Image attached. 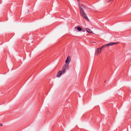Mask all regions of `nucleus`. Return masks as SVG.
<instances>
[{
    "instance_id": "1",
    "label": "nucleus",
    "mask_w": 131,
    "mask_h": 131,
    "mask_svg": "<svg viewBox=\"0 0 131 131\" xmlns=\"http://www.w3.org/2000/svg\"><path fill=\"white\" fill-rule=\"evenodd\" d=\"M86 6L84 5L81 4L80 7V11L81 14L83 17L86 20L88 21H89V20L88 18L87 15L84 12V8L85 9Z\"/></svg>"
},
{
    "instance_id": "2",
    "label": "nucleus",
    "mask_w": 131,
    "mask_h": 131,
    "mask_svg": "<svg viewBox=\"0 0 131 131\" xmlns=\"http://www.w3.org/2000/svg\"><path fill=\"white\" fill-rule=\"evenodd\" d=\"M118 42H111L107 44L104 45L103 46L101 47L98 48L96 50V53L98 54L99 53H100L101 52V51L102 49L105 47L106 46H111L114 44H118Z\"/></svg>"
},
{
    "instance_id": "3",
    "label": "nucleus",
    "mask_w": 131,
    "mask_h": 131,
    "mask_svg": "<svg viewBox=\"0 0 131 131\" xmlns=\"http://www.w3.org/2000/svg\"><path fill=\"white\" fill-rule=\"evenodd\" d=\"M69 68V64H66L63 66V73H64L65 71L67 70Z\"/></svg>"
},
{
    "instance_id": "4",
    "label": "nucleus",
    "mask_w": 131,
    "mask_h": 131,
    "mask_svg": "<svg viewBox=\"0 0 131 131\" xmlns=\"http://www.w3.org/2000/svg\"><path fill=\"white\" fill-rule=\"evenodd\" d=\"M71 60V57L70 56H68L66 61V63L69 64Z\"/></svg>"
},
{
    "instance_id": "5",
    "label": "nucleus",
    "mask_w": 131,
    "mask_h": 131,
    "mask_svg": "<svg viewBox=\"0 0 131 131\" xmlns=\"http://www.w3.org/2000/svg\"><path fill=\"white\" fill-rule=\"evenodd\" d=\"M63 73V71H59L57 74V76L58 77H59Z\"/></svg>"
},
{
    "instance_id": "6",
    "label": "nucleus",
    "mask_w": 131,
    "mask_h": 131,
    "mask_svg": "<svg viewBox=\"0 0 131 131\" xmlns=\"http://www.w3.org/2000/svg\"><path fill=\"white\" fill-rule=\"evenodd\" d=\"M85 30L88 33H90L92 32V30L89 28H86L85 29Z\"/></svg>"
},
{
    "instance_id": "7",
    "label": "nucleus",
    "mask_w": 131,
    "mask_h": 131,
    "mask_svg": "<svg viewBox=\"0 0 131 131\" xmlns=\"http://www.w3.org/2000/svg\"><path fill=\"white\" fill-rule=\"evenodd\" d=\"M77 29L78 30V31H81L82 30L81 28L80 27H78Z\"/></svg>"
},
{
    "instance_id": "8",
    "label": "nucleus",
    "mask_w": 131,
    "mask_h": 131,
    "mask_svg": "<svg viewBox=\"0 0 131 131\" xmlns=\"http://www.w3.org/2000/svg\"><path fill=\"white\" fill-rule=\"evenodd\" d=\"M113 0H108V2H110L111 1Z\"/></svg>"
},
{
    "instance_id": "9",
    "label": "nucleus",
    "mask_w": 131,
    "mask_h": 131,
    "mask_svg": "<svg viewBox=\"0 0 131 131\" xmlns=\"http://www.w3.org/2000/svg\"><path fill=\"white\" fill-rule=\"evenodd\" d=\"M3 125L2 124L0 123V126H2Z\"/></svg>"
},
{
    "instance_id": "10",
    "label": "nucleus",
    "mask_w": 131,
    "mask_h": 131,
    "mask_svg": "<svg viewBox=\"0 0 131 131\" xmlns=\"http://www.w3.org/2000/svg\"><path fill=\"white\" fill-rule=\"evenodd\" d=\"M105 82H106V81H104V83H105Z\"/></svg>"
},
{
    "instance_id": "11",
    "label": "nucleus",
    "mask_w": 131,
    "mask_h": 131,
    "mask_svg": "<svg viewBox=\"0 0 131 131\" xmlns=\"http://www.w3.org/2000/svg\"><path fill=\"white\" fill-rule=\"evenodd\" d=\"M78 1H79V0H78Z\"/></svg>"
}]
</instances>
